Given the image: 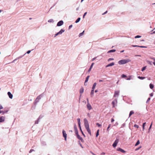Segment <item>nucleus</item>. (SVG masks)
<instances>
[{
  "mask_svg": "<svg viewBox=\"0 0 155 155\" xmlns=\"http://www.w3.org/2000/svg\"><path fill=\"white\" fill-rule=\"evenodd\" d=\"M87 103H89V100H88V98H87Z\"/></svg>",
  "mask_w": 155,
  "mask_h": 155,
  "instance_id": "59",
  "label": "nucleus"
},
{
  "mask_svg": "<svg viewBox=\"0 0 155 155\" xmlns=\"http://www.w3.org/2000/svg\"><path fill=\"white\" fill-rule=\"evenodd\" d=\"M63 21H60L58 23L57 26H61L63 25Z\"/></svg>",
  "mask_w": 155,
  "mask_h": 155,
  "instance_id": "6",
  "label": "nucleus"
},
{
  "mask_svg": "<svg viewBox=\"0 0 155 155\" xmlns=\"http://www.w3.org/2000/svg\"><path fill=\"white\" fill-rule=\"evenodd\" d=\"M99 130H98L96 134V137H97L99 135Z\"/></svg>",
  "mask_w": 155,
  "mask_h": 155,
  "instance_id": "33",
  "label": "nucleus"
},
{
  "mask_svg": "<svg viewBox=\"0 0 155 155\" xmlns=\"http://www.w3.org/2000/svg\"><path fill=\"white\" fill-rule=\"evenodd\" d=\"M77 121L78 126L80 128H81V123H80V119L79 118L77 119Z\"/></svg>",
  "mask_w": 155,
  "mask_h": 155,
  "instance_id": "11",
  "label": "nucleus"
},
{
  "mask_svg": "<svg viewBox=\"0 0 155 155\" xmlns=\"http://www.w3.org/2000/svg\"><path fill=\"white\" fill-rule=\"evenodd\" d=\"M16 61V59L14 60L13 61V62H15V61Z\"/></svg>",
  "mask_w": 155,
  "mask_h": 155,
  "instance_id": "60",
  "label": "nucleus"
},
{
  "mask_svg": "<svg viewBox=\"0 0 155 155\" xmlns=\"http://www.w3.org/2000/svg\"><path fill=\"white\" fill-rule=\"evenodd\" d=\"M114 121V119L113 118H112L111 119V122H113Z\"/></svg>",
  "mask_w": 155,
  "mask_h": 155,
  "instance_id": "48",
  "label": "nucleus"
},
{
  "mask_svg": "<svg viewBox=\"0 0 155 155\" xmlns=\"http://www.w3.org/2000/svg\"><path fill=\"white\" fill-rule=\"evenodd\" d=\"M132 46L133 47H140V48H147L146 47V46H137V45H132Z\"/></svg>",
  "mask_w": 155,
  "mask_h": 155,
  "instance_id": "18",
  "label": "nucleus"
},
{
  "mask_svg": "<svg viewBox=\"0 0 155 155\" xmlns=\"http://www.w3.org/2000/svg\"><path fill=\"white\" fill-rule=\"evenodd\" d=\"M97 84L96 83H94L93 86L92 87V89L94 90L96 85Z\"/></svg>",
  "mask_w": 155,
  "mask_h": 155,
  "instance_id": "21",
  "label": "nucleus"
},
{
  "mask_svg": "<svg viewBox=\"0 0 155 155\" xmlns=\"http://www.w3.org/2000/svg\"><path fill=\"white\" fill-rule=\"evenodd\" d=\"M84 125L85 128H88L89 127V124L87 120L85 118L84 120Z\"/></svg>",
  "mask_w": 155,
  "mask_h": 155,
  "instance_id": "2",
  "label": "nucleus"
},
{
  "mask_svg": "<svg viewBox=\"0 0 155 155\" xmlns=\"http://www.w3.org/2000/svg\"><path fill=\"white\" fill-rule=\"evenodd\" d=\"M94 90L92 89L91 93V95H93L94 92Z\"/></svg>",
  "mask_w": 155,
  "mask_h": 155,
  "instance_id": "32",
  "label": "nucleus"
},
{
  "mask_svg": "<svg viewBox=\"0 0 155 155\" xmlns=\"http://www.w3.org/2000/svg\"><path fill=\"white\" fill-rule=\"evenodd\" d=\"M48 22H50V23L53 22L54 20L52 19H50L48 21Z\"/></svg>",
  "mask_w": 155,
  "mask_h": 155,
  "instance_id": "27",
  "label": "nucleus"
},
{
  "mask_svg": "<svg viewBox=\"0 0 155 155\" xmlns=\"http://www.w3.org/2000/svg\"><path fill=\"white\" fill-rule=\"evenodd\" d=\"M138 78L140 79L143 80V79L145 78V77H140V76H138Z\"/></svg>",
  "mask_w": 155,
  "mask_h": 155,
  "instance_id": "29",
  "label": "nucleus"
},
{
  "mask_svg": "<svg viewBox=\"0 0 155 155\" xmlns=\"http://www.w3.org/2000/svg\"><path fill=\"white\" fill-rule=\"evenodd\" d=\"M119 140L118 139L116 140L113 144V146L114 147H115L118 143Z\"/></svg>",
  "mask_w": 155,
  "mask_h": 155,
  "instance_id": "4",
  "label": "nucleus"
},
{
  "mask_svg": "<svg viewBox=\"0 0 155 155\" xmlns=\"http://www.w3.org/2000/svg\"><path fill=\"white\" fill-rule=\"evenodd\" d=\"M150 97H152L153 95V93H152L150 94Z\"/></svg>",
  "mask_w": 155,
  "mask_h": 155,
  "instance_id": "46",
  "label": "nucleus"
},
{
  "mask_svg": "<svg viewBox=\"0 0 155 155\" xmlns=\"http://www.w3.org/2000/svg\"><path fill=\"white\" fill-rule=\"evenodd\" d=\"M140 140H137V142L135 144V146H137L138 144H140Z\"/></svg>",
  "mask_w": 155,
  "mask_h": 155,
  "instance_id": "26",
  "label": "nucleus"
},
{
  "mask_svg": "<svg viewBox=\"0 0 155 155\" xmlns=\"http://www.w3.org/2000/svg\"><path fill=\"white\" fill-rule=\"evenodd\" d=\"M121 77L122 78H125L127 77V76L126 75L123 74L121 76Z\"/></svg>",
  "mask_w": 155,
  "mask_h": 155,
  "instance_id": "31",
  "label": "nucleus"
},
{
  "mask_svg": "<svg viewBox=\"0 0 155 155\" xmlns=\"http://www.w3.org/2000/svg\"><path fill=\"white\" fill-rule=\"evenodd\" d=\"M117 99H115L112 102V104H113V107H115V105L117 104Z\"/></svg>",
  "mask_w": 155,
  "mask_h": 155,
  "instance_id": "3",
  "label": "nucleus"
},
{
  "mask_svg": "<svg viewBox=\"0 0 155 155\" xmlns=\"http://www.w3.org/2000/svg\"><path fill=\"white\" fill-rule=\"evenodd\" d=\"M84 31L82 32V33H80L79 34V37H80L81 36H82V35H83V33H84Z\"/></svg>",
  "mask_w": 155,
  "mask_h": 155,
  "instance_id": "30",
  "label": "nucleus"
},
{
  "mask_svg": "<svg viewBox=\"0 0 155 155\" xmlns=\"http://www.w3.org/2000/svg\"><path fill=\"white\" fill-rule=\"evenodd\" d=\"M3 107L2 106H0V110L3 109Z\"/></svg>",
  "mask_w": 155,
  "mask_h": 155,
  "instance_id": "53",
  "label": "nucleus"
},
{
  "mask_svg": "<svg viewBox=\"0 0 155 155\" xmlns=\"http://www.w3.org/2000/svg\"><path fill=\"white\" fill-rule=\"evenodd\" d=\"M31 52V51H28L27 52V53L28 54H29Z\"/></svg>",
  "mask_w": 155,
  "mask_h": 155,
  "instance_id": "58",
  "label": "nucleus"
},
{
  "mask_svg": "<svg viewBox=\"0 0 155 155\" xmlns=\"http://www.w3.org/2000/svg\"><path fill=\"white\" fill-rule=\"evenodd\" d=\"M87 109L89 110H91L92 109V107L91 106V104L89 103H87Z\"/></svg>",
  "mask_w": 155,
  "mask_h": 155,
  "instance_id": "9",
  "label": "nucleus"
},
{
  "mask_svg": "<svg viewBox=\"0 0 155 155\" xmlns=\"http://www.w3.org/2000/svg\"><path fill=\"white\" fill-rule=\"evenodd\" d=\"M97 90H96L95 91V92H97Z\"/></svg>",
  "mask_w": 155,
  "mask_h": 155,
  "instance_id": "63",
  "label": "nucleus"
},
{
  "mask_svg": "<svg viewBox=\"0 0 155 155\" xmlns=\"http://www.w3.org/2000/svg\"><path fill=\"white\" fill-rule=\"evenodd\" d=\"M94 64V63H92L89 69L88 70V71L89 72H90V71H91Z\"/></svg>",
  "mask_w": 155,
  "mask_h": 155,
  "instance_id": "15",
  "label": "nucleus"
},
{
  "mask_svg": "<svg viewBox=\"0 0 155 155\" xmlns=\"http://www.w3.org/2000/svg\"><path fill=\"white\" fill-rule=\"evenodd\" d=\"M105 153L104 152H103L101 154V155H105Z\"/></svg>",
  "mask_w": 155,
  "mask_h": 155,
  "instance_id": "56",
  "label": "nucleus"
},
{
  "mask_svg": "<svg viewBox=\"0 0 155 155\" xmlns=\"http://www.w3.org/2000/svg\"><path fill=\"white\" fill-rule=\"evenodd\" d=\"M141 37V36L140 35H137L135 37V38H140Z\"/></svg>",
  "mask_w": 155,
  "mask_h": 155,
  "instance_id": "36",
  "label": "nucleus"
},
{
  "mask_svg": "<svg viewBox=\"0 0 155 155\" xmlns=\"http://www.w3.org/2000/svg\"><path fill=\"white\" fill-rule=\"evenodd\" d=\"M81 19V18H78L77 19V20L76 21H75V23H78V22H79V21H80Z\"/></svg>",
  "mask_w": 155,
  "mask_h": 155,
  "instance_id": "25",
  "label": "nucleus"
},
{
  "mask_svg": "<svg viewBox=\"0 0 155 155\" xmlns=\"http://www.w3.org/2000/svg\"><path fill=\"white\" fill-rule=\"evenodd\" d=\"M114 65V62H112L110 64H109L106 65V67H107L110 66H113Z\"/></svg>",
  "mask_w": 155,
  "mask_h": 155,
  "instance_id": "13",
  "label": "nucleus"
},
{
  "mask_svg": "<svg viewBox=\"0 0 155 155\" xmlns=\"http://www.w3.org/2000/svg\"><path fill=\"white\" fill-rule=\"evenodd\" d=\"M86 130H87L89 134L90 135H91V130L89 128V127H88V128H86Z\"/></svg>",
  "mask_w": 155,
  "mask_h": 155,
  "instance_id": "16",
  "label": "nucleus"
},
{
  "mask_svg": "<svg viewBox=\"0 0 155 155\" xmlns=\"http://www.w3.org/2000/svg\"><path fill=\"white\" fill-rule=\"evenodd\" d=\"M87 14V12H85V13H84V15H83V18H84L85 16V15Z\"/></svg>",
  "mask_w": 155,
  "mask_h": 155,
  "instance_id": "40",
  "label": "nucleus"
},
{
  "mask_svg": "<svg viewBox=\"0 0 155 155\" xmlns=\"http://www.w3.org/2000/svg\"><path fill=\"white\" fill-rule=\"evenodd\" d=\"M97 125L98 126V127H101V124H99L98 123H97Z\"/></svg>",
  "mask_w": 155,
  "mask_h": 155,
  "instance_id": "43",
  "label": "nucleus"
},
{
  "mask_svg": "<svg viewBox=\"0 0 155 155\" xmlns=\"http://www.w3.org/2000/svg\"><path fill=\"white\" fill-rule=\"evenodd\" d=\"M35 150L33 149H31L29 151V153H31L32 151H34Z\"/></svg>",
  "mask_w": 155,
  "mask_h": 155,
  "instance_id": "39",
  "label": "nucleus"
},
{
  "mask_svg": "<svg viewBox=\"0 0 155 155\" xmlns=\"http://www.w3.org/2000/svg\"><path fill=\"white\" fill-rule=\"evenodd\" d=\"M84 90V89L83 87H81V88L80 89V92L81 94H82Z\"/></svg>",
  "mask_w": 155,
  "mask_h": 155,
  "instance_id": "17",
  "label": "nucleus"
},
{
  "mask_svg": "<svg viewBox=\"0 0 155 155\" xmlns=\"http://www.w3.org/2000/svg\"><path fill=\"white\" fill-rule=\"evenodd\" d=\"M96 58H93V59H92V61H94L95 59H96Z\"/></svg>",
  "mask_w": 155,
  "mask_h": 155,
  "instance_id": "57",
  "label": "nucleus"
},
{
  "mask_svg": "<svg viewBox=\"0 0 155 155\" xmlns=\"http://www.w3.org/2000/svg\"><path fill=\"white\" fill-rule=\"evenodd\" d=\"M152 125V123L150 125V127L149 130L151 128V127Z\"/></svg>",
  "mask_w": 155,
  "mask_h": 155,
  "instance_id": "55",
  "label": "nucleus"
},
{
  "mask_svg": "<svg viewBox=\"0 0 155 155\" xmlns=\"http://www.w3.org/2000/svg\"><path fill=\"white\" fill-rule=\"evenodd\" d=\"M8 96L9 97L10 99H12L13 98V95L10 92H8Z\"/></svg>",
  "mask_w": 155,
  "mask_h": 155,
  "instance_id": "10",
  "label": "nucleus"
},
{
  "mask_svg": "<svg viewBox=\"0 0 155 155\" xmlns=\"http://www.w3.org/2000/svg\"><path fill=\"white\" fill-rule=\"evenodd\" d=\"M153 64L155 66V59L153 58Z\"/></svg>",
  "mask_w": 155,
  "mask_h": 155,
  "instance_id": "42",
  "label": "nucleus"
},
{
  "mask_svg": "<svg viewBox=\"0 0 155 155\" xmlns=\"http://www.w3.org/2000/svg\"><path fill=\"white\" fill-rule=\"evenodd\" d=\"M41 98L40 96H38L36 99V101L38 102L39 101V100Z\"/></svg>",
  "mask_w": 155,
  "mask_h": 155,
  "instance_id": "23",
  "label": "nucleus"
},
{
  "mask_svg": "<svg viewBox=\"0 0 155 155\" xmlns=\"http://www.w3.org/2000/svg\"><path fill=\"white\" fill-rule=\"evenodd\" d=\"M107 12V11H106V12H104V13H103L102 14V15H104L106 14Z\"/></svg>",
  "mask_w": 155,
  "mask_h": 155,
  "instance_id": "52",
  "label": "nucleus"
},
{
  "mask_svg": "<svg viewBox=\"0 0 155 155\" xmlns=\"http://www.w3.org/2000/svg\"><path fill=\"white\" fill-rule=\"evenodd\" d=\"M58 35H59V34H58V33H56V34H55V35H54V37H56Z\"/></svg>",
  "mask_w": 155,
  "mask_h": 155,
  "instance_id": "50",
  "label": "nucleus"
},
{
  "mask_svg": "<svg viewBox=\"0 0 155 155\" xmlns=\"http://www.w3.org/2000/svg\"><path fill=\"white\" fill-rule=\"evenodd\" d=\"M89 77H90L89 76H88L87 77V78H86V80H85V83H84V85H87V84H86V83L88 81Z\"/></svg>",
  "mask_w": 155,
  "mask_h": 155,
  "instance_id": "14",
  "label": "nucleus"
},
{
  "mask_svg": "<svg viewBox=\"0 0 155 155\" xmlns=\"http://www.w3.org/2000/svg\"><path fill=\"white\" fill-rule=\"evenodd\" d=\"M143 130L144 129V127H143Z\"/></svg>",
  "mask_w": 155,
  "mask_h": 155,
  "instance_id": "61",
  "label": "nucleus"
},
{
  "mask_svg": "<svg viewBox=\"0 0 155 155\" xmlns=\"http://www.w3.org/2000/svg\"><path fill=\"white\" fill-rule=\"evenodd\" d=\"M146 123L145 122V123H144L143 124V127H145V125H146Z\"/></svg>",
  "mask_w": 155,
  "mask_h": 155,
  "instance_id": "51",
  "label": "nucleus"
},
{
  "mask_svg": "<svg viewBox=\"0 0 155 155\" xmlns=\"http://www.w3.org/2000/svg\"><path fill=\"white\" fill-rule=\"evenodd\" d=\"M141 147L140 146V147H138V148H137L136 149V150H139L140 149V148H141Z\"/></svg>",
  "mask_w": 155,
  "mask_h": 155,
  "instance_id": "47",
  "label": "nucleus"
},
{
  "mask_svg": "<svg viewBox=\"0 0 155 155\" xmlns=\"http://www.w3.org/2000/svg\"><path fill=\"white\" fill-rule=\"evenodd\" d=\"M99 82H102V81H102V80H99Z\"/></svg>",
  "mask_w": 155,
  "mask_h": 155,
  "instance_id": "62",
  "label": "nucleus"
},
{
  "mask_svg": "<svg viewBox=\"0 0 155 155\" xmlns=\"http://www.w3.org/2000/svg\"><path fill=\"white\" fill-rule=\"evenodd\" d=\"M80 130L81 131V132L82 134H83V135L84 136H85L84 134V133L82 131V130H81V128H80Z\"/></svg>",
  "mask_w": 155,
  "mask_h": 155,
  "instance_id": "38",
  "label": "nucleus"
},
{
  "mask_svg": "<svg viewBox=\"0 0 155 155\" xmlns=\"http://www.w3.org/2000/svg\"><path fill=\"white\" fill-rule=\"evenodd\" d=\"M62 133L63 134V136L64 138V140H66L67 138V134L66 133L65 131L64 130H63Z\"/></svg>",
  "mask_w": 155,
  "mask_h": 155,
  "instance_id": "5",
  "label": "nucleus"
},
{
  "mask_svg": "<svg viewBox=\"0 0 155 155\" xmlns=\"http://www.w3.org/2000/svg\"><path fill=\"white\" fill-rule=\"evenodd\" d=\"M130 61V60L129 59H127L121 60L118 62L119 64H123L128 63Z\"/></svg>",
  "mask_w": 155,
  "mask_h": 155,
  "instance_id": "1",
  "label": "nucleus"
},
{
  "mask_svg": "<svg viewBox=\"0 0 155 155\" xmlns=\"http://www.w3.org/2000/svg\"><path fill=\"white\" fill-rule=\"evenodd\" d=\"M151 89H152L154 87V85L152 84H150L149 85Z\"/></svg>",
  "mask_w": 155,
  "mask_h": 155,
  "instance_id": "22",
  "label": "nucleus"
},
{
  "mask_svg": "<svg viewBox=\"0 0 155 155\" xmlns=\"http://www.w3.org/2000/svg\"><path fill=\"white\" fill-rule=\"evenodd\" d=\"M2 111H1V110H0V114H1V113H2Z\"/></svg>",
  "mask_w": 155,
  "mask_h": 155,
  "instance_id": "64",
  "label": "nucleus"
},
{
  "mask_svg": "<svg viewBox=\"0 0 155 155\" xmlns=\"http://www.w3.org/2000/svg\"><path fill=\"white\" fill-rule=\"evenodd\" d=\"M72 25H70L69 27V29H70V28H72Z\"/></svg>",
  "mask_w": 155,
  "mask_h": 155,
  "instance_id": "49",
  "label": "nucleus"
},
{
  "mask_svg": "<svg viewBox=\"0 0 155 155\" xmlns=\"http://www.w3.org/2000/svg\"><path fill=\"white\" fill-rule=\"evenodd\" d=\"M90 153H92L93 155H96V154H94V153H93L92 151H90Z\"/></svg>",
  "mask_w": 155,
  "mask_h": 155,
  "instance_id": "54",
  "label": "nucleus"
},
{
  "mask_svg": "<svg viewBox=\"0 0 155 155\" xmlns=\"http://www.w3.org/2000/svg\"><path fill=\"white\" fill-rule=\"evenodd\" d=\"M132 76H129L127 78V80H130L132 78Z\"/></svg>",
  "mask_w": 155,
  "mask_h": 155,
  "instance_id": "28",
  "label": "nucleus"
},
{
  "mask_svg": "<svg viewBox=\"0 0 155 155\" xmlns=\"http://www.w3.org/2000/svg\"><path fill=\"white\" fill-rule=\"evenodd\" d=\"M134 127H136L137 128H138L139 127V126L138 125L136 124H134Z\"/></svg>",
  "mask_w": 155,
  "mask_h": 155,
  "instance_id": "35",
  "label": "nucleus"
},
{
  "mask_svg": "<svg viewBox=\"0 0 155 155\" xmlns=\"http://www.w3.org/2000/svg\"><path fill=\"white\" fill-rule=\"evenodd\" d=\"M134 113V112L133 110H131L129 114V117L131 116Z\"/></svg>",
  "mask_w": 155,
  "mask_h": 155,
  "instance_id": "20",
  "label": "nucleus"
},
{
  "mask_svg": "<svg viewBox=\"0 0 155 155\" xmlns=\"http://www.w3.org/2000/svg\"><path fill=\"white\" fill-rule=\"evenodd\" d=\"M64 30L61 29L59 32H58V34H61L63 32H64Z\"/></svg>",
  "mask_w": 155,
  "mask_h": 155,
  "instance_id": "19",
  "label": "nucleus"
},
{
  "mask_svg": "<svg viewBox=\"0 0 155 155\" xmlns=\"http://www.w3.org/2000/svg\"><path fill=\"white\" fill-rule=\"evenodd\" d=\"M110 126H111V125L110 124H109V125H108V126L107 128V130H108V129H109V128L110 127Z\"/></svg>",
  "mask_w": 155,
  "mask_h": 155,
  "instance_id": "41",
  "label": "nucleus"
},
{
  "mask_svg": "<svg viewBox=\"0 0 155 155\" xmlns=\"http://www.w3.org/2000/svg\"><path fill=\"white\" fill-rule=\"evenodd\" d=\"M117 150L118 151H120V152L123 153H124L125 152V150H123L122 149L120 148H119L118 149H117Z\"/></svg>",
  "mask_w": 155,
  "mask_h": 155,
  "instance_id": "12",
  "label": "nucleus"
},
{
  "mask_svg": "<svg viewBox=\"0 0 155 155\" xmlns=\"http://www.w3.org/2000/svg\"><path fill=\"white\" fill-rule=\"evenodd\" d=\"M114 60V59L113 58H110L109 59H108V61H111V60Z\"/></svg>",
  "mask_w": 155,
  "mask_h": 155,
  "instance_id": "37",
  "label": "nucleus"
},
{
  "mask_svg": "<svg viewBox=\"0 0 155 155\" xmlns=\"http://www.w3.org/2000/svg\"><path fill=\"white\" fill-rule=\"evenodd\" d=\"M115 51H116L115 50H114V49L112 50H110L108 52V53H111V52H115Z\"/></svg>",
  "mask_w": 155,
  "mask_h": 155,
  "instance_id": "24",
  "label": "nucleus"
},
{
  "mask_svg": "<svg viewBox=\"0 0 155 155\" xmlns=\"http://www.w3.org/2000/svg\"><path fill=\"white\" fill-rule=\"evenodd\" d=\"M150 97L148 98L147 101V103L148 102L150 101Z\"/></svg>",
  "mask_w": 155,
  "mask_h": 155,
  "instance_id": "45",
  "label": "nucleus"
},
{
  "mask_svg": "<svg viewBox=\"0 0 155 155\" xmlns=\"http://www.w3.org/2000/svg\"><path fill=\"white\" fill-rule=\"evenodd\" d=\"M146 69V67H144L142 69L141 71H144V70H145Z\"/></svg>",
  "mask_w": 155,
  "mask_h": 155,
  "instance_id": "34",
  "label": "nucleus"
},
{
  "mask_svg": "<svg viewBox=\"0 0 155 155\" xmlns=\"http://www.w3.org/2000/svg\"><path fill=\"white\" fill-rule=\"evenodd\" d=\"M5 117L4 116L0 117V122H3L4 121Z\"/></svg>",
  "mask_w": 155,
  "mask_h": 155,
  "instance_id": "7",
  "label": "nucleus"
},
{
  "mask_svg": "<svg viewBox=\"0 0 155 155\" xmlns=\"http://www.w3.org/2000/svg\"><path fill=\"white\" fill-rule=\"evenodd\" d=\"M78 138L79 139H82L81 137H80V136L79 135H77Z\"/></svg>",
  "mask_w": 155,
  "mask_h": 155,
  "instance_id": "44",
  "label": "nucleus"
},
{
  "mask_svg": "<svg viewBox=\"0 0 155 155\" xmlns=\"http://www.w3.org/2000/svg\"><path fill=\"white\" fill-rule=\"evenodd\" d=\"M119 91H115L114 93V96L115 97H117L119 95Z\"/></svg>",
  "mask_w": 155,
  "mask_h": 155,
  "instance_id": "8",
  "label": "nucleus"
}]
</instances>
